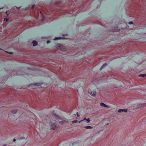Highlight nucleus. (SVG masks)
<instances>
[{
	"label": "nucleus",
	"instance_id": "f257e3e1",
	"mask_svg": "<svg viewBox=\"0 0 146 146\" xmlns=\"http://www.w3.org/2000/svg\"><path fill=\"white\" fill-rule=\"evenodd\" d=\"M56 46L60 49V50L62 51H64V46L63 45L60 43H57L56 44Z\"/></svg>",
	"mask_w": 146,
	"mask_h": 146
},
{
	"label": "nucleus",
	"instance_id": "f03ea898",
	"mask_svg": "<svg viewBox=\"0 0 146 146\" xmlns=\"http://www.w3.org/2000/svg\"><path fill=\"white\" fill-rule=\"evenodd\" d=\"M41 85V83H35V84H32L28 85V86L30 88L33 86H40Z\"/></svg>",
	"mask_w": 146,
	"mask_h": 146
},
{
	"label": "nucleus",
	"instance_id": "7ed1b4c3",
	"mask_svg": "<svg viewBox=\"0 0 146 146\" xmlns=\"http://www.w3.org/2000/svg\"><path fill=\"white\" fill-rule=\"evenodd\" d=\"M88 92L91 95L93 96H95L96 94V91H92L89 90L88 91Z\"/></svg>",
	"mask_w": 146,
	"mask_h": 146
},
{
	"label": "nucleus",
	"instance_id": "20e7f679",
	"mask_svg": "<svg viewBox=\"0 0 146 146\" xmlns=\"http://www.w3.org/2000/svg\"><path fill=\"white\" fill-rule=\"evenodd\" d=\"M56 125V123H52L50 126L51 129L53 130L54 129Z\"/></svg>",
	"mask_w": 146,
	"mask_h": 146
},
{
	"label": "nucleus",
	"instance_id": "39448f33",
	"mask_svg": "<svg viewBox=\"0 0 146 146\" xmlns=\"http://www.w3.org/2000/svg\"><path fill=\"white\" fill-rule=\"evenodd\" d=\"M52 114L56 118L58 119L59 118V117L56 114L55 111H53L52 112Z\"/></svg>",
	"mask_w": 146,
	"mask_h": 146
},
{
	"label": "nucleus",
	"instance_id": "423d86ee",
	"mask_svg": "<svg viewBox=\"0 0 146 146\" xmlns=\"http://www.w3.org/2000/svg\"><path fill=\"white\" fill-rule=\"evenodd\" d=\"M100 105L101 106H103L105 108H108L109 107V106L102 102H101L100 103Z\"/></svg>",
	"mask_w": 146,
	"mask_h": 146
},
{
	"label": "nucleus",
	"instance_id": "0eeeda50",
	"mask_svg": "<svg viewBox=\"0 0 146 146\" xmlns=\"http://www.w3.org/2000/svg\"><path fill=\"white\" fill-rule=\"evenodd\" d=\"M118 112H127V110L126 109H119L118 110Z\"/></svg>",
	"mask_w": 146,
	"mask_h": 146
},
{
	"label": "nucleus",
	"instance_id": "6e6552de",
	"mask_svg": "<svg viewBox=\"0 0 146 146\" xmlns=\"http://www.w3.org/2000/svg\"><path fill=\"white\" fill-rule=\"evenodd\" d=\"M32 43H33V46H36L37 44V42L35 40H33L32 42Z\"/></svg>",
	"mask_w": 146,
	"mask_h": 146
},
{
	"label": "nucleus",
	"instance_id": "1a4fd4ad",
	"mask_svg": "<svg viewBox=\"0 0 146 146\" xmlns=\"http://www.w3.org/2000/svg\"><path fill=\"white\" fill-rule=\"evenodd\" d=\"M64 38L63 37H55L54 40H59V39H62Z\"/></svg>",
	"mask_w": 146,
	"mask_h": 146
},
{
	"label": "nucleus",
	"instance_id": "9d476101",
	"mask_svg": "<svg viewBox=\"0 0 146 146\" xmlns=\"http://www.w3.org/2000/svg\"><path fill=\"white\" fill-rule=\"evenodd\" d=\"M84 128H86V129H92V127L90 126H85L84 127Z\"/></svg>",
	"mask_w": 146,
	"mask_h": 146
},
{
	"label": "nucleus",
	"instance_id": "9b49d317",
	"mask_svg": "<svg viewBox=\"0 0 146 146\" xmlns=\"http://www.w3.org/2000/svg\"><path fill=\"white\" fill-rule=\"evenodd\" d=\"M107 65V64L106 63H105L104 64H103L100 68V70H101L102 69H103Z\"/></svg>",
	"mask_w": 146,
	"mask_h": 146
},
{
	"label": "nucleus",
	"instance_id": "f8f14e48",
	"mask_svg": "<svg viewBox=\"0 0 146 146\" xmlns=\"http://www.w3.org/2000/svg\"><path fill=\"white\" fill-rule=\"evenodd\" d=\"M146 76V74H143L139 75V77H144Z\"/></svg>",
	"mask_w": 146,
	"mask_h": 146
},
{
	"label": "nucleus",
	"instance_id": "ddd939ff",
	"mask_svg": "<svg viewBox=\"0 0 146 146\" xmlns=\"http://www.w3.org/2000/svg\"><path fill=\"white\" fill-rule=\"evenodd\" d=\"M17 112V111L16 110H14L12 111V113L14 114L16 113Z\"/></svg>",
	"mask_w": 146,
	"mask_h": 146
},
{
	"label": "nucleus",
	"instance_id": "4468645a",
	"mask_svg": "<svg viewBox=\"0 0 146 146\" xmlns=\"http://www.w3.org/2000/svg\"><path fill=\"white\" fill-rule=\"evenodd\" d=\"M44 16L43 15H42V18L41 19V21H43V20H44Z\"/></svg>",
	"mask_w": 146,
	"mask_h": 146
},
{
	"label": "nucleus",
	"instance_id": "2eb2a0df",
	"mask_svg": "<svg viewBox=\"0 0 146 146\" xmlns=\"http://www.w3.org/2000/svg\"><path fill=\"white\" fill-rule=\"evenodd\" d=\"M78 122V121L77 120H74V121H72V122L73 123H76Z\"/></svg>",
	"mask_w": 146,
	"mask_h": 146
},
{
	"label": "nucleus",
	"instance_id": "dca6fc26",
	"mask_svg": "<svg viewBox=\"0 0 146 146\" xmlns=\"http://www.w3.org/2000/svg\"><path fill=\"white\" fill-rule=\"evenodd\" d=\"M133 22L132 21H130L129 22V25H131L133 24Z\"/></svg>",
	"mask_w": 146,
	"mask_h": 146
},
{
	"label": "nucleus",
	"instance_id": "f3484780",
	"mask_svg": "<svg viewBox=\"0 0 146 146\" xmlns=\"http://www.w3.org/2000/svg\"><path fill=\"white\" fill-rule=\"evenodd\" d=\"M76 115H77V117H80V115H79L78 113V112L76 113Z\"/></svg>",
	"mask_w": 146,
	"mask_h": 146
},
{
	"label": "nucleus",
	"instance_id": "a211bd4d",
	"mask_svg": "<svg viewBox=\"0 0 146 146\" xmlns=\"http://www.w3.org/2000/svg\"><path fill=\"white\" fill-rule=\"evenodd\" d=\"M16 7L17 10H19L21 8L20 7Z\"/></svg>",
	"mask_w": 146,
	"mask_h": 146
},
{
	"label": "nucleus",
	"instance_id": "6ab92c4d",
	"mask_svg": "<svg viewBox=\"0 0 146 146\" xmlns=\"http://www.w3.org/2000/svg\"><path fill=\"white\" fill-rule=\"evenodd\" d=\"M5 52L9 53V54H13V52H7V51H5Z\"/></svg>",
	"mask_w": 146,
	"mask_h": 146
},
{
	"label": "nucleus",
	"instance_id": "aec40b11",
	"mask_svg": "<svg viewBox=\"0 0 146 146\" xmlns=\"http://www.w3.org/2000/svg\"><path fill=\"white\" fill-rule=\"evenodd\" d=\"M86 120H87L88 122H89L90 121V119L89 118L86 119Z\"/></svg>",
	"mask_w": 146,
	"mask_h": 146
},
{
	"label": "nucleus",
	"instance_id": "412c9836",
	"mask_svg": "<svg viewBox=\"0 0 146 146\" xmlns=\"http://www.w3.org/2000/svg\"><path fill=\"white\" fill-rule=\"evenodd\" d=\"M35 6V5H33L32 6V7H31V8L32 9H33V8Z\"/></svg>",
	"mask_w": 146,
	"mask_h": 146
},
{
	"label": "nucleus",
	"instance_id": "4be33fe9",
	"mask_svg": "<svg viewBox=\"0 0 146 146\" xmlns=\"http://www.w3.org/2000/svg\"><path fill=\"white\" fill-rule=\"evenodd\" d=\"M25 139V137H21V138H20V139Z\"/></svg>",
	"mask_w": 146,
	"mask_h": 146
},
{
	"label": "nucleus",
	"instance_id": "5701e85b",
	"mask_svg": "<svg viewBox=\"0 0 146 146\" xmlns=\"http://www.w3.org/2000/svg\"><path fill=\"white\" fill-rule=\"evenodd\" d=\"M50 40H48L47 41V44H48V43H50Z\"/></svg>",
	"mask_w": 146,
	"mask_h": 146
},
{
	"label": "nucleus",
	"instance_id": "b1692460",
	"mask_svg": "<svg viewBox=\"0 0 146 146\" xmlns=\"http://www.w3.org/2000/svg\"><path fill=\"white\" fill-rule=\"evenodd\" d=\"M22 74H16V75H22Z\"/></svg>",
	"mask_w": 146,
	"mask_h": 146
},
{
	"label": "nucleus",
	"instance_id": "393cba45",
	"mask_svg": "<svg viewBox=\"0 0 146 146\" xmlns=\"http://www.w3.org/2000/svg\"><path fill=\"white\" fill-rule=\"evenodd\" d=\"M86 117H85L82 120L83 121H84V120H86Z\"/></svg>",
	"mask_w": 146,
	"mask_h": 146
},
{
	"label": "nucleus",
	"instance_id": "a878e982",
	"mask_svg": "<svg viewBox=\"0 0 146 146\" xmlns=\"http://www.w3.org/2000/svg\"><path fill=\"white\" fill-rule=\"evenodd\" d=\"M82 121V120H81V121H79L78 122V123H80L81 121Z\"/></svg>",
	"mask_w": 146,
	"mask_h": 146
},
{
	"label": "nucleus",
	"instance_id": "bb28decb",
	"mask_svg": "<svg viewBox=\"0 0 146 146\" xmlns=\"http://www.w3.org/2000/svg\"><path fill=\"white\" fill-rule=\"evenodd\" d=\"M15 141H16V140H15V139H13V141L14 142H15Z\"/></svg>",
	"mask_w": 146,
	"mask_h": 146
},
{
	"label": "nucleus",
	"instance_id": "cd10ccee",
	"mask_svg": "<svg viewBox=\"0 0 146 146\" xmlns=\"http://www.w3.org/2000/svg\"><path fill=\"white\" fill-rule=\"evenodd\" d=\"M2 146H6V145H4Z\"/></svg>",
	"mask_w": 146,
	"mask_h": 146
},
{
	"label": "nucleus",
	"instance_id": "c85d7f7f",
	"mask_svg": "<svg viewBox=\"0 0 146 146\" xmlns=\"http://www.w3.org/2000/svg\"><path fill=\"white\" fill-rule=\"evenodd\" d=\"M0 50H3L1 48H0Z\"/></svg>",
	"mask_w": 146,
	"mask_h": 146
},
{
	"label": "nucleus",
	"instance_id": "c756f323",
	"mask_svg": "<svg viewBox=\"0 0 146 146\" xmlns=\"http://www.w3.org/2000/svg\"><path fill=\"white\" fill-rule=\"evenodd\" d=\"M44 38V37H42V39H43V38Z\"/></svg>",
	"mask_w": 146,
	"mask_h": 146
},
{
	"label": "nucleus",
	"instance_id": "7c9ffc66",
	"mask_svg": "<svg viewBox=\"0 0 146 146\" xmlns=\"http://www.w3.org/2000/svg\"><path fill=\"white\" fill-rule=\"evenodd\" d=\"M115 30H114L113 31L115 32Z\"/></svg>",
	"mask_w": 146,
	"mask_h": 146
},
{
	"label": "nucleus",
	"instance_id": "2f4dec72",
	"mask_svg": "<svg viewBox=\"0 0 146 146\" xmlns=\"http://www.w3.org/2000/svg\"><path fill=\"white\" fill-rule=\"evenodd\" d=\"M144 105H146V104H143Z\"/></svg>",
	"mask_w": 146,
	"mask_h": 146
},
{
	"label": "nucleus",
	"instance_id": "473e14b6",
	"mask_svg": "<svg viewBox=\"0 0 146 146\" xmlns=\"http://www.w3.org/2000/svg\"><path fill=\"white\" fill-rule=\"evenodd\" d=\"M3 9V8L0 9V10H1V9Z\"/></svg>",
	"mask_w": 146,
	"mask_h": 146
},
{
	"label": "nucleus",
	"instance_id": "72a5a7b5",
	"mask_svg": "<svg viewBox=\"0 0 146 146\" xmlns=\"http://www.w3.org/2000/svg\"><path fill=\"white\" fill-rule=\"evenodd\" d=\"M108 125V123H107V124H106V125Z\"/></svg>",
	"mask_w": 146,
	"mask_h": 146
},
{
	"label": "nucleus",
	"instance_id": "f704fd0d",
	"mask_svg": "<svg viewBox=\"0 0 146 146\" xmlns=\"http://www.w3.org/2000/svg\"><path fill=\"white\" fill-rule=\"evenodd\" d=\"M74 143H72V145H74Z\"/></svg>",
	"mask_w": 146,
	"mask_h": 146
},
{
	"label": "nucleus",
	"instance_id": "c9c22d12",
	"mask_svg": "<svg viewBox=\"0 0 146 146\" xmlns=\"http://www.w3.org/2000/svg\"><path fill=\"white\" fill-rule=\"evenodd\" d=\"M6 13H7V11H6Z\"/></svg>",
	"mask_w": 146,
	"mask_h": 146
},
{
	"label": "nucleus",
	"instance_id": "e433bc0d",
	"mask_svg": "<svg viewBox=\"0 0 146 146\" xmlns=\"http://www.w3.org/2000/svg\"><path fill=\"white\" fill-rule=\"evenodd\" d=\"M40 13H41V12H40Z\"/></svg>",
	"mask_w": 146,
	"mask_h": 146
}]
</instances>
